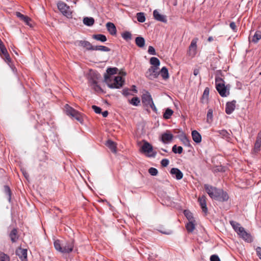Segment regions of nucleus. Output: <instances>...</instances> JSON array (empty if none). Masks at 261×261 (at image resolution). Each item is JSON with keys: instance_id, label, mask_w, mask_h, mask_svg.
<instances>
[{"instance_id": "nucleus-35", "label": "nucleus", "mask_w": 261, "mask_h": 261, "mask_svg": "<svg viewBox=\"0 0 261 261\" xmlns=\"http://www.w3.org/2000/svg\"><path fill=\"white\" fill-rule=\"evenodd\" d=\"M150 63L152 65V67L159 68L160 64V60L156 57H151L150 59Z\"/></svg>"}, {"instance_id": "nucleus-63", "label": "nucleus", "mask_w": 261, "mask_h": 261, "mask_svg": "<svg viewBox=\"0 0 261 261\" xmlns=\"http://www.w3.org/2000/svg\"><path fill=\"white\" fill-rule=\"evenodd\" d=\"M213 40H214V39H213V37H212V36L209 37L208 38V39H207V40H208V42H211V41H213Z\"/></svg>"}, {"instance_id": "nucleus-62", "label": "nucleus", "mask_w": 261, "mask_h": 261, "mask_svg": "<svg viewBox=\"0 0 261 261\" xmlns=\"http://www.w3.org/2000/svg\"><path fill=\"white\" fill-rule=\"evenodd\" d=\"M161 232H162V233H164V234H171V231H161Z\"/></svg>"}, {"instance_id": "nucleus-45", "label": "nucleus", "mask_w": 261, "mask_h": 261, "mask_svg": "<svg viewBox=\"0 0 261 261\" xmlns=\"http://www.w3.org/2000/svg\"><path fill=\"white\" fill-rule=\"evenodd\" d=\"M170 173L173 176L175 175L177 179H179V170L177 168H173L170 170Z\"/></svg>"}, {"instance_id": "nucleus-41", "label": "nucleus", "mask_w": 261, "mask_h": 261, "mask_svg": "<svg viewBox=\"0 0 261 261\" xmlns=\"http://www.w3.org/2000/svg\"><path fill=\"white\" fill-rule=\"evenodd\" d=\"M118 70V69L116 67L108 68L107 70V74H106L112 76V75L116 74Z\"/></svg>"}, {"instance_id": "nucleus-38", "label": "nucleus", "mask_w": 261, "mask_h": 261, "mask_svg": "<svg viewBox=\"0 0 261 261\" xmlns=\"http://www.w3.org/2000/svg\"><path fill=\"white\" fill-rule=\"evenodd\" d=\"M54 247L57 251L63 253V246L60 240H57L54 242Z\"/></svg>"}, {"instance_id": "nucleus-26", "label": "nucleus", "mask_w": 261, "mask_h": 261, "mask_svg": "<svg viewBox=\"0 0 261 261\" xmlns=\"http://www.w3.org/2000/svg\"><path fill=\"white\" fill-rule=\"evenodd\" d=\"M106 145L110 149H111L112 152L114 153L116 152V144L114 142L111 140H109L107 142Z\"/></svg>"}, {"instance_id": "nucleus-33", "label": "nucleus", "mask_w": 261, "mask_h": 261, "mask_svg": "<svg viewBox=\"0 0 261 261\" xmlns=\"http://www.w3.org/2000/svg\"><path fill=\"white\" fill-rule=\"evenodd\" d=\"M83 23L87 26H92L94 23V19L93 17H85L83 19Z\"/></svg>"}, {"instance_id": "nucleus-47", "label": "nucleus", "mask_w": 261, "mask_h": 261, "mask_svg": "<svg viewBox=\"0 0 261 261\" xmlns=\"http://www.w3.org/2000/svg\"><path fill=\"white\" fill-rule=\"evenodd\" d=\"M207 122L211 123L213 121V110L209 109L206 115Z\"/></svg>"}, {"instance_id": "nucleus-49", "label": "nucleus", "mask_w": 261, "mask_h": 261, "mask_svg": "<svg viewBox=\"0 0 261 261\" xmlns=\"http://www.w3.org/2000/svg\"><path fill=\"white\" fill-rule=\"evenodd\" d=\"M148 172L149 173V174L150 175H151L152 176H155L158 174V171L156 168L151 167L149 169Z\"/></svg>"}, {"instance_id": "nucleus-48", "label": "nucleus", "mask_w": 261, "mask_h": 261, "mask_svg": "<svg viewBox=\"0 0 261 261\" xmlns=\"http://www.w3.org/2000/svg\"><path fill=\"white\" fill-rule=\"evenodd\" d=\"M0 261H10V258L6 254L0 252Z\"/></svg>"}, {"instance_id": "nucleus-29", "label": "nucleus", "mask_w": 261, "mask_h": 261, "mask_svg": "<svg viewBox=\"0 0 261 261\" xmlns=\"http://www.w3.org/2000/svg\"><path fill=\"white\" fill-rule=\"evenodd\" d=\"M93 50H99L105 52H108L111 50L110 48L103 45L93 46Z\"/></svg>"}, {"instance_id": "nucleus-60", "label": "nucleus", "mask_w": 261, "mask_h": 261, "mask_svg": "<svg viewBox=\"0 0 261 261\" xmlns=\"http://www.w3.org/2000/svg\"><path fill=\"white\" fill-rule=\"evenodd\" d=\"M103 117H107L108 115V112L107 111H105L101 113Z\"/></svg>"}, {"instance_id": "nucleus-54", "label": "nucleus", "mask_w": 261, "mask_h": 261, "mask_svg": "<svg viewBox=\"0 0 261 261\" xmlns=\"http://www.w3.org/2000/svg\"><path fill=\"white\" fill-rule=\"evenodd\" d=\"M211 261H220L218 256L217 255H212L210 257Z\"/></svg>"}, {"instance_id": "nucleus-1", "label": "nucleus", "mask_w": 261, "mask_h": 261, "mask_svg": "<svg viewBox=\"0 0 261 261\" xmlns=\"http://www.w3.org/2000/svg\"><path fill=\"white\" fill-rule=\"evenodd\" d=\"M204 188L206 192L212 199L223 202L227 201L229 198L228 194L222 189L207 184L204 185Z\"/></svg>"}, {"instance_id": "nucleus-56", "label": "nucleus", "mask_w": 261, "mask_h": 261, "mask_svg": "<svg viewBox=\"0 0 261 261\" xmlns=\"http://www.w3.org/2000/svg\"><path fill=\"white\" fill-rule=\"evenodd\" d=\"M172 151L175 153H179V146L177 147L176 145H174L172 147Z\"/></svg>"}, {"instance_id": "nucleus-64", "label": "nucleus", "mask_w": 261, "mask_h": 261, "mask_svg": "<svg viewBox=\"0 0 261 261\" xmlns=\"http://www.w3.org/2000/svg\"><path fill=\"white\" fill-rule=\"evenodd\" d=\"M4 44L3 42L2 41V40L0 39V47L3 46Z\"/></svg>"}, {"instance_id": "nucleus-20", "label": "nucleus", "mask_w": 261, "mask_h": 261, "mask_svg": "<svg viewBox=\"0 0 261 261\" xmlns=\"http://www.w3.org/2000/svg\"><path fill=\"white\" fill-rule=\"evenodd\" d=\"M210 89L208 87H206L204 90L200 101L202 103H207L208 101Z\"/></svg>"}, {"instance_id": "nucleus-8", "label": "nucleus", "mask_w": 261, "mask_h": 261, "mask_svg": "<svg viewBox=\"0 0 261 261\" xmlns=\"http://www.w3.org/2000/svg\"><path fill=\"white\" fill-rule=\"evenodd\" d=\"M159 68L151 66L146 72L145 76L149 80H153L159 75Z\"/></svg>"}, {"instance_id": "nucleus-57", "label": "nucleus", "mask_w": 261, "mask_h": 261, "mask_svg": "<svg viewBox=\"0 0 261 261\" xmlns=\"http://www.w3.org/2000/svg\"><path fill=\"white\" fill-rule=\"evenodd\" d=\"M256 253L259 258L261 259V247H257L256 249Z\"/></svg>"}, {"instance_id": "nucleus-55", "label": "nucleus", "mask_w": 261, "mask_h": 261, "mask_svg": "<svg viewBox=\"0 0 261 261\" xmlns=\"http://www.w3.org/2000/svg\"><path fill=\"white\" fill-rule=\"evenodd\" d=\"M229 26L230 28L234 32H237V27L236 26V24L235 22H231L230 23Z\"/></svg>"}, {"instance_id": "nucleus-46", "label": "nucleus", "mask_w": 261, "mask_h": 261, "mask_svg": "<svg viewBox=\"0 0 261 261\" xmlns=\"http://www.w3.org/2000/svg\"><path fill=\"white\" fill-rule=\"evenodd\" d=\"M129 103L133 106H138L140 103V100L138 97H134L129 100Z\"/></svg>"}, {"instance_id": "nucleus-12", "label": "nucleus", "mask_w": 261, "mask_h": 261, "mask_svg": "<svg viewBox=\"0 0 261 261\" xmlns=\"http://www.w3.org/2000/svg\"><path fill=\"white\" fill-rule=\"evenodd\" d=\"M198 201L199 203L200 207L202 209V212H203L205 215H206L207 213V207L206 206V197L205 195H202L200 196L198 199Z\"/></svg>"}, {"instance_id": "nucleus-14", "label": "nucleus", "mask_w": 261, "mask_h": 261, "mask_svg": "<svg viewBox=\"0 0 261 261\" xmlns=\"http://www.w3.org/2000/svg\"><path fill=\"white\" fill-rule=\"evenodd\" d=\"M0 55L2 56L3 58L7 63L9 64L11 62L10 56L4 45L0 47Z\"/></svg>"}, {"instance_id": "nucleus-23", "label": "nucleus", "mask_w": 261, "mask_h": 261, "mask_svg": "<svg viewBox=\"0 0 261 261\" xmlns=\"http://www.w3.org/2000/svg\"><path fill=\"white\" fill-rule=\"evenodd\" d=\"M192 136L193 140L195 142L199 143L201 141V136L197 130H194L192 131Z\"/></svg>"}, {"instance_id": "nucleus-43", "label": "nucleus", "mask_w": 261, "mask_h": 261, "mask_svg": "<svg viewBox=\"0 0 261 261\" xmlns=\"http://www.w3.org/2000/svg\"><path fill=\"white\" fill-rule=\"evenodd\" d=\"M137 20L140 22H144L145 21V17L144 13L139 12L137 14Z\"/></svg>"}, {"instance_id": "nucleus-37", "label": "nucleus", "mask_w": 261, "mask_h": 261, "mask_svg": "<svg viewBox=\"0 0 261 261\" xmlns=\"http://www.w3.org/2000/svg\"><path fill=\"white\" fill-rule=\"evenodd\" d=\"M121 36L126 41H129L132 39V35L128 31H125L122 33Z\"/></svg>"}, {"instance_id": "nucleus-5", "label": "nucleus", "mask_w": 261, "mask_h": 261, "mask_svg": "<svg viewBox=\"0 0 261 261\" xmlns=\"http://www.w3.org/2000/svg\"><path fill=\"white\" fill-rule=\"evenodd\" d=\"M100 77L99 74L97 72H92L90 73L89 78V83L91 87L94 88L95 91H101L100 87L98 85L97 80Z\"/></svg>"}, {"instance_id": "nucleus-10", "label": "nucleus", "mask_w": 261, "mask_h": 261, "mask_svg": "<svg viewBox=\"0 0 261 261\" xmlns=\"http://www.w3.org/2000/svg\"><path fill=\"white\" fill-rule=\"evenodd\" d=\"M74 245V241L72 239L62 243L63 253H68L71 252L73 250Z\"/></svg>"}, {"instance_id": "nucleus-36", "label": "nucleus", "mask_w": 261, "mask_h": 261, "mask_svg": "<svg viewBox=\"0 0 261 261\" xmlns=\"http://www.w3.org/2000/svg\"><path fill=\"white\" fill-rule=\"evenodd\" d=\"M261 148V143L255 141V142L254 143V147L253 149L252 150V153L256 154L260 150Z\"/></svg>"}, {"instance_id": "nucleus-3", "label": "nucleus", "mask_w": 261, "mask_h": 261, "mask_svg": "<svg viewBox=\"0 0 261 261\" xmlns=\"http://www.w3.org/2000/svg\"><path fill=\"white\" fill-rule=\"evenodd\" d=\"M216 88L222 97H226L229 94V86H225L224 80L220 77H215Z\"/></svg>"}, {"instance_id": "nucleus-27", "label": "nucleus", "mask_w": 261, "mask_h": 261, "mask_svg": "<svg viewBox=\"0 0 261 261\" xmlns=\"http://www.w3.org/2000/svg\"><path fill=\"white\" fill-rule=\"evenodd\" d=\"M136 44L139 47H143L145 45V39L142 37H137L135 39Z\"/></svg>"}, {"instance_id": "nucleus-11", "label": "nucleus", "mask_w": 261, "mask_h": 261, "mask_svg": "<svg viewBox=\"0 0 261 261\" xmlns=\"http://www.w3.org/2000/svg\"><path fill=\"white\" fill-rule=\"evenodd\" d=\"M198 40V39L197 38H194L192 40L190 45L189 46L188 54L192 57H193L196 54L197 42Z\"/></svg>"}, {"instance_id": "nucleus-31", "label": "nucleus", "mask_w": 261, "mask_h": 261, "mask_svg": "<svg viewBox=\"0 0 261 261\" xmlns=\"http://www.w3.org/2000/svg\"><path fill=\"white\" fill-rule=\"evenodd\" d=\"M92 38L94 39H95L96 40H98V41H101L102 42L106 41L107 40V37L105 35H104L103 34H100L93 35L92 36Z\"/></svg>"}, {"instance_id": "nucleus-13", "label": "nucleus", "mask_w": 261, "mask_h": 261, "mask_svg": "<svg viewBox=\"0 0 261 261\" xmlns=\"http://www.w3.org/2000/svg\"><path fill=\"white\" fill-rule=\"evenodd\" d=\"M238 234L243 239L248 242H251L252 241V238L251 235L245 231L244 228H239V232H238Z\"/></svg>"}, {"instance_id": "nucleus-19", "label": "nucleus", "mask_w": 261, "mask_h": 261, "mask_svg": "<svg viewBox=\"0 0 261 261\" xmlns=\"http://www.w3.org/2000/svg\"><path fill=\"white\" fill-rule=\"evenodd\" d=\"M219 135L228 142L231 140L230 134L225 129L220 130L217 132Z\"/></svg>"}, {"instance_id": "nucleus-24", "label": "nucleus", "mask_w": 261, "mask_h": 261, "mask_svg": "<svg viewBox=\"0 0 261 261\" xmlns=\"http://www.w3.org/2000/svg\"><path fill=\"white\" fill-rule=\"evenodd\" d=\"M196 224V223L195 221L194 222L190 221L188 223H187V224L186 225V228L187 231L189 233L192 232L195 229Z\"/></svg>"}, {"instance_id": "nucleus-4", "label": "nucleus", "mask_w": 261, "mask_h": 261, "mask_svg": "<svg viewBox=\"0 0 261 261\" xmlns=\"http://www.w3.org/2000/svg\"><path fill=\"white\" fill-rule=\"evenodd\" d=\"M64 111L67 115L75 118L77 121H79L80 123H82L83 121L82 115L78 111H77L76 110H75V109H74L67 104H66L64 107Z\"/></svg>"}, {"instance_id": "nucleus-58", "label": "nucleus", "mask_w": 261, "mask_h": 261, "mask_svg": "<svg viewBox=\"0 0 261 261\" xmlns=\"http://www.w3.org/2000/svg\"><path fill=\"white\" fill-rule=\"evenodd\" d=\"M256 141L261 143V130L258 133Z\"/></svg>"}, {"instance_id": "nucleus-32", "label": "nucleus", "mask_w": 261, "mask_h": 261, "mask_svg": "<svg viewBox=\"0 0 261 261\" xmlns=\"http://www.w3.org/2000/svg\"><path fill=\"white\" fill-rule=\"evenodd\" d=\"M184 214L189 222H194L195 220L193 216V214L189 210H184Z\"/></svg>"}, {"instance_id": "nucleus-21", "label": "nucleus", "mask_w": 261, "mask_h": 261, "mask_svg": "<svg viewBox=\"0 0 261 261\" xmlns=\"http://www.w3.org/2000/svg\"><path fill=\"white\" fill-rule=\"evenodd\" d=\"M106 27L111 35H115L116 34L117 30L113 23L110 22L107 23Z\"/></svg>"}, {"instance_id": "nucleus-6", "label": "nucleus", "mask_w": 261, "mask_h": 261, "mask_svg": "<svg viewBox=\"0 0 261 261\" xmlns=\"http://www.w3.org/2000/svg\"><path fill=\"white\" fill-rule=\"evenodd\" d=\"M142 101L146 106H149L154 111L156 110V108L153 103L151 96L148 92L146 91L143 94L142 96Z\"/></svg>"}, {"instance_id": "nucleus-15", "label": "nucleus", "mask_w": 261, "mask_h": 261, "mask_svg": "<svg viewBox=\"0 0 261 261\" xmlns=\"http://www.w3.org/2000/svg\"><path fill=\"white\" fill-rule=\"evenodd\" d=\"M16 254L22 261L27 260V250L26 249L19 248L16 250Z\"/></svg>"}, {"instance_id": "nucleus-50", "label": "nucleus", "mask_w": 261, "mask_h": 261, "mask_svg": "<svg viewBox=\"0 0 261 261\" xmlns=\"http://www.w3.org/2000/svg\"><path fill=\"white\" fill-rule=\"evenodd\" d=\"M92 109L96 114H100L101 113V109L100 107L93 105L92 106Z\"/></svg>"}, {"instance_id": "nucleus-16", "label": "nucleus", "mask_w": 261, "mask_h": 261, "mask_svg": "<svg viewBox=\"0 0 261 261\" xmlns=\"http://www.w3.org/2000/svg\"><path fill=\"white\" fill-rule=\"evenodd\" d=\"M236 101L233 100L231 101L227 102L226 104L225 112L227 114H230L236 108Z\"/></svg>"}, {"instance_id": "nucleus-18", "label": "nucleus", "mask_w": 261, "mask_h": 261, "mask_svg": "<svg viewBox=\"0 0 261 261\" xmlns=\"http://www.w3.org/2000/svg\"><path fill=\"white\" fill-rule=\"evenodd\" d=\"M75 43H77L79 46L86 48L87 50H93V46L88 41H77Z\"/></svg>"}, {"instance_id": "nucleus-28", "label": "nucleus", "mask_w": 261, "mask_h": 261, "mask_svg": "<svg viewBox=\"0 0 261 261\" xmlns=\"http://www.w3.org/2000/svg\"><path fill=\"white\" fill-rule=\"evenodd\" d=\"M9 236L12 242H15L18 239L17 229L15 228L13 229L11 231Z\"/></svg>"}, {"instance_id": "nucleus-34", "label": "nucleus", "mask_w": 261, "mask_h": 261, "mask_svg": "<svg viewBox=\"0 0 261 261\" xmlns=\"http://www.w3.org/2000/svg\"><path fill=\"white\" fill-rule=\"evenodd\" d=\"M230 224L237 233L239 232V228H243V227L241 226L240 224L236 221H230Z\"/></svg>"}, {"instance_id": "nucleus-40", "label": "nucleus", "mask_w": 261, "mask_h": 261, "mask_svg": "<svg viewBox=\"0 0 261 261\" xmlns=\"http://www.w3.org/2000/svg\"><path fill=\"white\" fill-rule=\"evenodd\" d=\"M261 39V32L256 31L253 36L252 41L255 43L258 42V41Z\"/></svg>"}, {"instance_id": "nucleus-7", "label": "nucleus", "mask_w": 261, "mask_h": 261, "mask_svg": "<svg viewBox=\"0 0 261 261\" xmlns=\"http://www.w3.org/2000/svg\"><path fill=\"white\" fill-rule=\"evenodd\" d=\"M143 142L141 147V151L144 153H147L149 157H155L156 152L153 151V147L151 144L146 141H144Z\"/></svg>"}, {"instance_id": "nucleus-39", "label": "nucleus", "mask_w": 261, "mask_h": 261, "mask_svg": "<svg viewBox=\"0 0 261 261\" xmlns=\"http://www.w3.org/2000/svg\"><path fill=\"white\" fill-rule=\"evenodd\" d=\"M181 138L180 140L183 142L184 146L187 147L188 148V151H190V149L192 148L189 140L187 138V137L184 135L183 136H181Z\"/></svg>"}, {"instance_id": "nucleus-9", "label": "nucleus", "mask_w": 261, "mask_h": 261, "mask_svg": "<svg viewBox=\"0 0 261 261\" xmlns=\"http://www.w3.org/2000/svg\"><path fill=\"white\" fill-rule=\"evenodd\" d=\"M58 8L61 12L66 17H70L71 15L69 7L64 2H59L57 4Z\"/></svg>"}, {"instance_id": "nucleus-53", "label": "nucleus", "mask_w": 261, "mask_h": 261, "mask_svg": "<svg viewBox=\"0 0 261 261\" xmlns=\"http://www.w3.org/2000/svg\"><path fill=\"white\" fill-rule=\"evenodd\" d=\"M169 161L168 159H164L161 161V164L163 167H167L169 164Z\"/></svg>"}, {"instance_id": "nucleus-51", "label": "nucleus", "mask_w": 261, "mask_h": 261, "mask_svg": "<svg viewBox=\"0 0 261 261\" xmlns=\"http://www.w3.org/2000/svg\"><path fill=\"white\" fill-rule=\"evenodd\" d=\"M148 53L151 55H155L156 52L155 49L151 46H149L148 49Z\"/></svg>"}, {"instance_id": "nucleus-52", "label": "nucleus", "mask_w": 261, "mask_h": 261, "mask_svg": "<svg viewBox=\"0 0 261 261\" xmlns=\"http://www.w3.org/2000/svg\"><path fill=\"white\" fill-rule=\"evenodd\" d=\"M122 94L123 95L126 96L129 95H133L132 94L130 93V89H129L128 88L124 89L122 91Z\"/></svg>"}, {"instance_id": "nucleus-25", "label": "nucleus", "mask_w": 261, "mask_h": 261, "mask_svg": "<svg viewBox=\"0 0 261 261\" xmlns=\"http://www.w3.org/2000/svg\"><path fill=\"white\" fill-rule=\"evenodd\" d=\"M16 15L21 20H23L27 25H30V21H31L30 18L27 16L22 14L19 12L16 13Z\"/></svg>"}, {"instance_id": "nucleus-30", "label": "nucleus", "mask_w": 261, "mask_h": 261, "mask_svg": "<svg viewBox=\"0 0 261 261\" xmlns=\"http://www.w3.org/2000/svg\"><path fill=\"white\" fill-rule=\"evenodd\" d=\"M159 72L163 79L166 80L169 77L168 71L166 67H163Z\"/></svg>"}, {"instance_id": "nucleus-17", "label": "nucleus", "mask_w": 261, "mask_h": 261, "mask_svg": "<svg viewBox=\"0 0 261 261\" xmlns=\"http://www.w3.org/2000/svg\"><path fill=\"white\" fill-rule=\"evenodd\" d=\"M153 17L155 19L158 21L166 22L167 19L165 15L161 14L157 10H155L153 13Z\"/></svg>"}, {"instance_id": "nucleus-2", "label": "nucleus", "mask_w": 261, "mask_h": 261, "mask_svg": "<svg viewBox=\"0 0 261 261\" xmlns=\"http://www.w3.org/2000/svg\"><path fill=\"white\" fill-rule=\"evenodd\" d=\"M105 81L110 88L119 89L124 83V81L120 76H116L113 78L108 75H105Z\"/></svg>"}, {"instance_id": "nucleus-61", "label": "nucleus", "mask_w": 261, "mask_h": 261, "mask_svg": "<svg viewBox=\"0 0 261 261\" xmlns=\"http://www.w3.org/2000/svg\"><path fill=\"white\" fill-rule=\"evenodd\" d=\"M130 91H132L134 92L135 93H137V90L136 89V87L135 86L133 85L132 87V89L130 90Z\"/></svg>"}, {"instance_id": "nucleus-22", "label": "nucleus", "mask_w": 261, "mask_h": 261, "mask_svg": "<svg viewBox=\"0 0 261 261\" xmlns=\"http://www.w3.org/2000/svg\"><path fill=\"white\" fill-rule=\"evenodd\" d=\"M173 138V135L170 133H164L162 135V141L164 143L170 142Z\"/></svg>"}, {"instance_id": "nucleus-42", "label": "nucleus", "mask_w": 261, "mask_h": 261, "mask_svg": "<svg viewBox=\"0 0 261 261\" xmlns=\"http://www.w3.org/2000/svg\"><path fill=\"white\" fill-rule=\"evenodd\" d=\"M4 191L6 195L7 196V198L9 202L11 201V192L10 188L8 186H4Z\"/></svg>"}, {"instance_id": "nucleus-59", "label": "nucleus", "mask_w": 261, "mask_h": 261, "mask_svg": "<svg viewBox=\"0 0 261 261\" xmlns=\"http://www.w3.org/2000/svg\"><path fill=\"white\" fill-rule=\"evenodd\" d=\"M199 73V69H195L194 70L193 74L195 76L197 75Z\"/></svg>"}, {"instance_id": "nucleus-44", "label": "nucleus", "mask_w": 261, "mask_h": 261, "mask_svg": "<svg viewBox=\"0 0 261 261\" xmlns=\"http://www.w3.org/2000/svg\"><path fill=\"white\" fill-rule=\"evenodd\" d=\"M172 114L173 111L171 109L168 108L164 113L163 117L165 119H168L170 118Z\"/></svg>"}]
</instances>
